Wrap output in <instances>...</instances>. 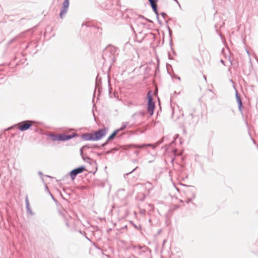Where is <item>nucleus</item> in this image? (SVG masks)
<instances>
[{
  "instance_id": "11",
  "label": "nucleus",
  "mask_w": 258,
  "mask_h": 258,
  "mask_svg": "<svg viewBox=\"0 0 258 258\" xmlns=\"http://www.w3.org/2000/svg\"><path fill=\"white\" fill-rule=\"evenodd\" d=\"M238 101H239V106L240 107L242 105V103H241V102L240 99L238 100Z\"/></svg>"
},
{
  "instance_id": "9",
  "label": "nucleus",
  "mask_w": 258,
  "mask_h": 258,
  "mask_svg": "<svg viewBox=\"0 0 258 258\" xmlns=\"http://www.w3.org/2000/svg\"><path fill=\"white\" fill-rule=\"evenodd\" d=\"M70 139V137L68 136L60 135L55 137L54 139L58 141H65Z\"/></svg>"
},
{
  "instance_id": "3",
  "label": "nucleus",
  "mask_w": 258,
  "mask_h": 258,
  "mask_svg": "<svg viewBox=\"0 0 258 258\" xmlns=\"http://www.w3.org/2000/svg\"><path fill=\"white\" fill-rule=\"evenodd\" d=\"M107 130L106 128L99 130L95 133H93L94 141L98 140L101 139L103 136H104L107 132Z\"/></svg>"
},
{
  "instance_id": "2",
  "label": "nucleus",
  "mask_w": 258,
  "mask_h": 258,
  "mask_svg": "<svg viewBox=\"0 0 258 258\" xmlns=\"http://www.w3.org/2000/svg\"><path fill=\"white\" fill-rule=\"evenodd\" d=\"M34 122L30 120H26L19 123L17 126L18 128L21 131H24L29 129L33 124Z\"/></svg>"
},
{
  "instance_id": "8",
  "label": "nucleus",
  "mask_w": 258,
  "mask_h": 258,
  "mask_svg": "<svg viewBox=\"0 0 258 258\" xmlns=\"http://www.w3.org/2000/svg\"><path fill=\"white\" fill-rule=\"evenodd\" d=\"M152 8L154 11V12L157 14V2H158V0H149Z\"/></svg>"
},
{
  "instance_id": "10",
  "label": "nucleus",
  "mask_w": 258,
  "mask_h": 258,
  "mask_svg": "<svg viewBox=\"0 0 258 258\" xmlns=\"http://www.w3.org/2000/svg\"><path fill=\"white\" fill-rule=\"evenodd\" d=\"M125 126L123 127H121L120 129L116 130L113 132V133L108 137L107 141L112 140L115 137V136L117 134L119 131H121L125 128Z\"/></svg>"
},
{
  "instance_id": "4",
  "label": "nucleus",
  "mask_w": 258,
  "mask_h": 258,
  "mask_svg": "<svg viewBox=\"0 0 258 258\" xmlns=\"http://www.w3.org/2000/svg\"><path fill=\"white\" fill-rule=\"evenodd\" d=\"M85 170V168L83 166L73 170L70 173V176L72 179L74 180L77 175L83 172Z\"/></svg>"
},
{
  "instance_id": "1",
  "label": "nucleus",
  "mask_w": 258,
  "mask_h": 258,
  "mask_svg": "<svg viewBox=\"0 0 258 258\" xmlns=\"http://www.w3.org/2000/svg\"><path fill=\"white\" fill-rule=\"evenodd\" d=\"M148 98V111L151 115L153 114L155 109V103L153 101L151 92H148L147 94Z\"/></svg>"
},
{
  "instance_id": "6",
  "label": "nucleus",
  "mask_w": 258,
  "mask_h": 258,
  "mask_svg": "<svg viewBox=\"0 0 258 258\" xmlns=\"http://www.w3.org/2000/svg\"><path fill=\"white\" fill-rule=\"evenodd\" d=\"M158 145V143H157L155 144H143V145H133V147L135 148H141V149L144 148H146L147 147H152L153 149H154V148H156V147Z\"/></svg>"
},
{
  "instance_id": "7",
  "label": "nucleus",
  "mask_w": 258,
  "mask_h": 258,
  "mask_svg": "<svg viewBox=\"0 0 258 258\" xmlns=\"http://www.w3.org/2000/svg\"><path fill=\"white\" fill-rule=\"evenodd\" d=\"M82 138L86 141H94L93 133L85 134L82 136Z\"/></svg>"
},
{
  "instance_id": "5",
  "label": "nucleus",
  "mask_w": 258,
  "mask_h": 258,
  "mask_svg": "<svg viewBox=\"0 0 258 258\" xmlns=\"http://www.w3.org/2000/svg\"><path fill=\"white\" fill-rule=\"evenodd\" d=\"M69 6V0H64L62 4V8L60 13V17L62 18L63 16L66 14Z\"/></svg>"
}]
</instances>
